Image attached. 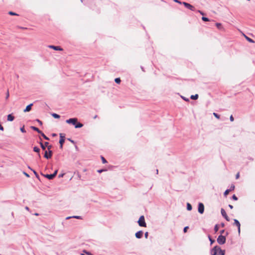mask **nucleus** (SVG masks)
<instances>
[{"label":"nucleus","instance_id":"f257e3e1","mask_svg":"<svg viewBox=\"0 0 255 255\" xmlns=\"http://www.w3.org/2000/svg\"><path fill=\"white\" fill-rule=\"evenodd\" d=\"M66 122L69 124H72L75 126V128H81L83 126V125L80 122H78L77 118H71L66 121Z\"/></svg>","mask_w":255,"mask_h":255},{"label":"nucleus","instance_id":"f03ea898","mask_svg":"<svg viewBox=\"0 0 255 255\" xmlns=\"http://www.w3.org/2000/svg\"><path fill=\"white\" fill-rule=\"evenodd\" d=\"M138 225L140 227H146V224L145 222L144 217L143 216H141L137 222Z\"/></svg>","mask_w":255,"mask_h":255},{"label":"nucleus","instance_id":"7ed1b4c3","mask_svg":"<svg viewBox=\"0 0 255 255\" xmlns=\"http://www.w3.org/2000/svg\"><path fill=\"white\" fill-rule=\"evenodd\" d=\"M226 239L225 236L220 235L217 239L218 243L220 245H223L226 243Z\"/></svg>","mask_w":255,"mask_h":255},{"label":"nucleus","instance_id":"20e7f679","mask_svg":"<svg viewBox=\"0 0 255 255\" xmlns=\"http://www.w3.org/2000/svg\"><path fill=\"white\" fill-rule=\"evenodd\" d=\"M31 128L33 130L37 131L39 134H41V135L43 137V138L46 140H49V138L46 136L41 130H40L37 128L33 126L31 127Z\"/></svg>","mask_w":255,"mask_h":255},{"label":"nucleus","instance_id":"39448f33","mask_svg":"<svg viewBox=\"0 0 255 255\" xmlns=\"http://www.w3.org/2000/svg\"><path fill=\"white\" fill-rule=\"evenodd\" d=\"M52 151L51 150H49V151L47 150L45 151L44 157L46 159H50L52 157Z\"/></svg>","mask_w":255,"mask_h":255},{"label":"nucleus","instance_id":"423d86ee","mask_svg":"<svg viewBox=\"0 0 255 255\" xmlns=\"http://www.w3.org/2000/svg\"><path fill=\"white\" fill-rule=\"evenodd\" d=\"M183 4L186 8L190 9L192 11H194L195 10V7L189 3L183 2Z\"/></svg>","mask_w":255,"mask_h":255},{"label":"nucleus","instance_id":"0eeeda50","mask_svg":"<svg viewBox=\"0 0 255 255\" xmlns=\"http://www.w3.org/2000/svg\"><path fill=\"white\" fill-rule=\"evenodd\" d=\"M198 210L199 213L203 214L204 211V206L203 203H199L198 204Z\"/></svg>","mask_w":255,"mask_h":255},{"label":"nucleus","instance_id":"6e6552de","mask_svg":"<svg viewBox=\"0 0 255 255\" xmlns=\"http://www.w3.org/2000/svg\"><path fill=\"white\" fill-rule=\"evenodd\" d=\"M218 246H215L210 251V254L211 255H218Z\"/></svg>","mask_w":255,"mask_h":255},{"label":"nucleus","instance_id":"1a4fd4ad","mask_svg":"<svg viewBox=\"0 0 255 255\" xmlns=\"http://www.w3.org/2000/svg\"><path fill=\"white\" fill-rule=\"evenodd\" d=\"M60 140H59V143L60 144V148H62L63 147V144L65 141V137L64 136H62V134L61 133L60 134Z\"/></svg>","mask_w":255,"mask_h":255},{"label":"nucleus","instance_id":"9d476101","mask_svg":"<svg viewBox=\"0 0 255 255\" xmlns=\"http://www.w3.org/2000/svg\"><path fill=\"white\" fill-rule=\"evenodd\" d=\"M221 212L222 215L225 218V219L227 221H230V219L228 217V216H227L225 210L224 209L222 208Z\"/></svg>","mask_w":255,"mask_h":255},{"label":"nucleus","instance_id":"9b49d317","mask_svg":"<svg viewBox=\"0 0 255 255\" xmlns=\"http://www.w3.org/2000/svg\"><path fill=\"white\" fill-rule=\"evenodd\" d=\"M218 255H225V250H222L221 248L218 246Z\"/></svg>","mask_w":255,"mask_h":255},{"label":"nucleus","instance_id":"f8f14e48","mask_svg":"<svg viewBox=\"0 0 255 255\" xmlns=\"http://www.w3.org/2000/svg\"><path fill=\"white\" fill-rule=\"evenodd\" d=\"M234 225H236L238 227V232H239V233H240L241 224L238 220L234 219Z\"/></svg>","mask_w":255,"mask_h":255},{"label":"nucleus","instance_id":"ddd939ff","mask_svg":"<svg viewBox=\"0 0 255 255\" xmlns=\"http://www.w3.org/2000/svg\"><path fill=\"white\" fill-rule=\"evenodd\" d=\"M143 232L142 231H139L136 232L135 234V237L137 239H140L142 237Z\"/></svg>","mask_w":255,"mask_h":255},{"label":"nucleus","instance_id":"4468645a","mask_svg":"<svg viewBox=\"0 0 255 255\" xmlns=\"http://www.w3.org/2000/svg\"><path fill=\"white\" fill-rule=\"evenodd\" d=\"M40 146H41V148L43 150L45 151L46 147L47 146V145L49 144V143L48 142H45L44 144H43L42 142H40Z\"/></svg>","mask_w":255,"mask_h":255},{"label":"nucleus","instance_id":"2eb2a0df","mask_svg":"<svg viewBox=\"0 0 255 255\" xmlns=\"http://www.w3.org/2000/svg\"><path fill=\"white\" fill-rule=\"evenodd\" d=\"M49 47L52 48L55 50H62V49L59 46H56L54 45H49Z\"/></svg>","mask_w":255,"mask_h":255},{"label":"nucleus","instance_id":"dca6fc26","mask_svg":"<svg viewBox=\"0 0 255 255\" xmlns=\"http://www.w3.org/2000/svg\"><path fill=\"white\" fill-rule=\"evenodd\" d=\"M44 177L47 178V179L49 180H51L53 179L54 177L53 176V175L52 174H41Z\"/></svg>","mask_w":255,"mask_h":255},{"label":"nucleus","instance_id":"f3484780","mask_svg":"<svg viewBox=\"0 0 255 255\" xmlns=\"http://www.w3.org/2000/svg\"><path fill=\"white\" fill-rule=\"evenodd\" d=\"M32 104H30L26 106V108L24 110V112H27L31 110Z\"/></svg>","mask_w":255,"mask_h":255},{"label":"nucleus","instance_id":"a211bd4d","mask_svg":"<svg viewBox=\"0 0 255 255\" xmlns=\"http://www.w3.org/2000/svg\"><path fill=\"white\" fill-rule=\"evenodd\" d=\"M14 117L12 114H9L7 116V120L8 121L12 122L14 120Z\"/></svg>","mask_w":255,"mask_h":255},{"label":"nucleus","instance_id":"6ab92c4d","mask_svg":"<svg viewBox=\"0 0 255 255\" xmlns=\"http://www.w3.org/2000/svg\"><path fill=\"white\" fill-rule=\"evenodd\" d=\"M75 218V219H82V217L81 216H72V217H67L66 219V220H68L70 218Z\"/></svg>","mask_w":255,"mask_h":255},{"label":"nucleus","instance_id":"aec40b11","mask_svg":"<svg viewBox=\"0 0 255 255\" xmlns=\"http://www.w3.org/2000/svg\"><path fill=\"white\" fill-rule=\"evenodd\" d=\"M245 35V37L246 38V39L250 42L251 43H255V41L254 40H253L252 39H251V38L248 37L247 36Z\"/></svg>","mask_w":255,"mask_h":255},{"label":"nucleus","instance_id":"412c9836","mask_svg":"<svg viewBox=\"0 0 255 255\" xmlns=\"http://www.w3.org/2000/svg\"><path fill=\"white\" fill-rule=\"evenodd\" d=\"M190 98L192 100H197L198 98V95H191Z\"/></svg>","mask_w":255,"mask_h":255},{"label":"nucleus","instance_id":"4be33fe9","mask_svg":"<svg viewBox=\"0 0 255 255\" xmlns=\"http://www.w3.org/2000/svg\"><path fill=\"white\" fill-rule=\"evenodd\" d=\"M192 209V206L190 204V203H187V210L188 211H191Z\"/></svg>","mask_w":255,"mask_h":255},{"label":"nucleus","instance_id":"5701e85b","mask_svg":"<svg viewBox=\"0 0 255 255\" xmlns=\"http://www.w3.org/2000/svg\"><path fill=\"white\" fill-rule=\"evenodd\" d=\"M51 115L53 117H54L55 119H59L60 117L59 115L55 114V113H53L51 114Z\"/></svg>","mask_w":255,"mask_h":255},{"label":"nucleus","instance_id":"b1692460","mask_svg":"<svg viewBox=\"0 0 255 255\" xmlns=\"http://www.w3.org/2000/svg\"><path fill=\"white\" fill-rule=\"evenodd\" d=\"M33 151L39 153L40 151V149L38 147L35 146L33 147Z\"/></svg>","mask_w":255,"mask_h":255},{"label":"nucleus","instance_id":"393cba45","mask_svg":"<svg viewBox=\"0 0 255 255\" xmlns=\"http://www.w3.org/2000/svg\"><path fill=\"white\" fill-rule=\"evenodd\" d=\"M115 81L116 83L120 84L121 81L120 78H117L115 79Z\"/></svg>","mask_w":255,"mask_h":255},{"label":"nucleus","instance_id":"a878e982","mask_svg":"<svg viewBox=\"0 0 255 255\" xmlns=\"http://www.w3.org/2000/svg\"><path fill=\"white\" fill-rule=\"evenodd\" d=\"M202 19L204 21H210V20L208 18H207L206 17H204V16H203L202 17Z\"/></svg>","mask_w":255,"mask_h":255},{"label":"nucleus","instance_id":"bb28decb","mask_svg":"<svg viewBox=\"0 0 255 255\" xmlns=\"http://www.w3.org/2000/svg\"><path fill=\"white\" fill-rule=\"evenodd\" d=\"M230 191H231V190L227 189V190L225 191V192H224V195H225V196H227V195L229 193V192H230Z\"/></svg>","mask_w":255,"mask_h":255},{"label":"nucleus","instance_id":"cd10ccee","mask_svg":"<svg viewBox=\"0 0 255 255\" xmlns=\"http://www.w3.org/2000/svg\"><path fill=\"white\" fill-rule=\"evenodd\" d=\"M219 230V227L218 225H216L214 227V231L215 232H217Z\"/></svg>","mask_w":255,"mask_h":255},{"label":"nucleus","instance_id":"c85d7f7f","mask_svg":"<svg viewBox=\"0 0 255 255\" xmlns=\"http://www.w3.org/2000/svg\"><path fill=\"white\" fill-rule=\"evenodd\" d=\"M181 98L184 100V101H186V102H188L189 101V99L188 98H187L184 96H181Z\"/></svg>","mask_w":255,"mask_h":255},{"label":"nucleus","instance_id":"c756f323","mask_svg":"<svg viewBox=\"0 0 255 255\" xmlns=\"http://www.w3.org/2000/svg\"><path fill=\"white\" fill-rule=\"evenodd\" d=\"M209 238V241H210L211 242V244H212L214 242H215V240H213L210 236H209L208 237Z\"/></svg>","mask_w":255,"mask_h":255},{"label":"nucleus","instance_id":"7c9ffc66","mask_svg":"<svg viewBox=\"0 0 255 255\" xmlns=\"http://www.w3.org/2000/svg\"><path fill=\"white\" fill-rule=\"evenodd\" d=\"M28 168H29V169H30L31 170H32V171H33V173H34V174L35 175V176H36L37 177H38V174L37 173V172H36L35 170H32V169L30 167H28Z\"/></svg>","mask_w":255,"mask_h":255},{"label":"nucleus","instance_id":"2f4dec72","mask_svg":"<svg viewBox=\"0 0 255 255\" xmlns=\"http://www.w3.org/2000/svg\"><path fill=\"white\" fill-rule=\"evenodd\" d=\"M213 115L217 119H219L220 118V115H219L218 114H217V113H213Z\"/></svg>","mask_w":255,"mask_h":255},{"label":"nucleus","instance_id":"473e14b6","mask_svg":"<svg viewBox=\"0 0 255 255\" xmlns=\"http://www.w3.org/2000/svg\"><path fill=\"white\" fill-rule=\"evenodd\" d=\"M102 162L103 163H106L107 162V161L106 160V159L104 157H103V156H102Z\"/></svg>","mask_w":255,"mask_h":255},{"label":"nucleus","instance_id":"72a5a7b5","mask_svg":"<svg viewBox=\"0 0 255 255\" xmlns=\"http://www.w3.org/2000/svg\"><path fill=\"white\" fill-rule=\"evenodd\" d=\"M8 13L10 14V15H17V14L15 13V12H12V11H9L8 12Z\"/></svg>","mask_w":255,"mask_h":255},{"label":"nucleus","instance_id":"f704fd0d","mask_svg":"<svg viewBox=\"0 0 255 255\" xmlns=\"http://www.w3.org/2000/svg\"><path fill=\"white\" fill-rule=\"evenodd\" d=\"M20 131L23 133H25L26 132V130H25L24 127L20 128Z\"/></svg>","mask_w":255,"mask_h":255},{"label":"nucleus","instance_id":"c9c22d12","mask_svg":"<svg viewBox=\"0 0 255 255\" xmlns=\"http://www.w3.org/2000/svg\"><path fill=\"white\" fill-rule=\"evenodd\" d=\"M232 199L234 200H238V198L235 195H233V196H232Z\"/></svg>","mask_w":255,"mask_h":255},{"label":"nucleus","instance_id":"e433bc0d","mask_svg":"<svg viewBox=\"0 0 255 255\" xmlns=\"http://www.w3.org/2000/svg\"><path fill=\"white\" fill-rule=\"evenodd\" d=\"M216 26L218 28H220L221 27V24L220 23H216Z\"/></svg>","mask_w":255,"mask_h":255},{"label":"nucleus","instance_id":"4c0bfd02","mask_svg":"<svg viewBox=\"0 0 255 255\" xmlns=\"http://www.w3.org/2000/svg\"><path fill=\"white\" fill-rule=\"evenodd\" d=\"M47 147L48 151H49V150H51L50 149L52 147V145H49V144H48V145H47Z\"/></svg>","mask_w":255,"mask_h":255},{"label":"nucleus","instance_id":"58836bf2","mask_svg":"<svg viewBox=\"0 0 255 255\" xmlns=\"http://www.w3.org/2000/svg\"><path fill=\"white\" fill-rule=\"evenodd\" d=\"M188 229V226H186V227H184V228L183 229L184 232L186 233L187 232V230Z\"/></svg>","mask_w":255,"mask_h":255},{"label":"nucleus","instance_id":"ea45409f","mask_svg":"<svg viewBox=\"0 0 255 255\" xmlns=\"http://www.w3.org/2000/svg\"><path fill=\"white\" fill-rule=\"evenodd\" d=\"M230 120L231 122H233L234 120V117H233L232 115H231L230 117Z\"/></svg>","mask_w":255,"mask_h":255},{"label":"nucleus","instance_id":"a19ab883","mask_svg":"<svg viewBox=\"0 0 255 255\" xmlns=\"http://www.w3.org/2000/svg\"><path fill=\"white\" fill-rule=\"evenodd\" d=\"M235 189V186L234 185H232L231 186V188L229 190L231 191Z\"/></svg>","mask_w":255,"mask_h":255},{"label":"nucleus","instance_id":"79ce46f5","mask_svg":"<svg viewBox=\"0 0 255 255\" xmlns=\"http://www.w3.org/2000/svg\"><path fill=\"white\" fill-rule=\"evenodd\" d=\"M57 173V170H55L54 172L52 174L53 175L54 177H55Z\"/></svg>","mask_w":255,"mask_h":255},{"label":"nucleus","instance_id":"37998d69","mask_svg":"<svg viewBox=\"0 0 255 255\" xmlns=\"http://www.w3.org/2000/svg\"><path fill=\"white\" fill-rule=\"evenodd\" d=\"M9 96V92H8V91H7V93H6V99L8 98Z\"/></svg>","mask_w":255,"mask_h":255},{"label":"nucleus","instance_id":"c03bdc74","mask_svg":"<svg viewBox=\"0 0 255 255\" xmlns=\"http://www.w3.org/2000/svg\"><path fill=\"white\" fill-rule=\"evenodd\" d=\"M36 121H37V122H38V123H39L40 125H41L42 124V122H41V121H40L39 120L37 119V120H36Z\"/></svg>","mask_w":255,"mask_h":255},{"label":"nucleus","instance_id":"a18cd8bd","mask_svg":"<svg viewBox=\"0 0 255 255\" xmlns=\"http://www.w3.org/2000/svg\"><path fill=\"white\" fill-rule=\"evenodd\" d=\"M239 177H240V174H239V173H238L236 174V179H238V178H239Z\"/></svg>","mask_w":255,"mask_h":255},{"label":"nucleus","instance_id":"49530a36","mask_svg":"<svg viewBox=\"0 0 255 255\" xmlns=\"http://www.w3.org/2000/svg\"><path fill=\"white\" fill-rule=\"evenodd\" d=\"M23 174L27 177H29V175L28 174H27V173L25 172H23Z\"/></svg>","mask_w":255,"mask_h":255},{"label":"nucleus","instance_id":"de8ad7c7","mask_svg":"<svg viewBox=\"0 0 255 255\" xmlns=\"http://www.w3.org/2000/svg\"><path fill=\"white\" fill-rule=\"evenodd\" d=\"M148 235V232H146L144 234L145 238H147Z\"/></svg>","mask_w":255,"mask_h":255},{"label":"nucleus","instance_id":"09e8293b","mask_svg":"<svg viewBox=\"0 0 255 255\" xmlns=\"http://www.w3.org/2000/svg\"><path fill=\"white\" fill-rule=\"evenodd\" d=\"M0 130H2V131L3 130V128L0 124Z\"/></svg>","mask_w":255,"mask_h":255},{"label":"nucleus","instance_id":"8fccbe9b","mask_svg":"<svg viewBox=\"0 0 255 255\" xmlns=\"http://www.w3.org/2000/svg\"><path fill=\"white\" fill-rule=\"evenodd\" d=\"M201 15H203L204 14V13H203V12H202V11L201 10H198V11Z\"/></svg>","mask_w":255,"mask_h":255},{"label":"nucleus","instance_id":"3c124183","mask_svg":"<svg viewBox=\"0 0 255 255\" xmlns=\"http://www.w3.org/2000/svg\"><path fill=\"white\" fill-rule=\"evenodd\" d=\"M224 232H225V230H222L220 231L221 235H222V234H224Z\"/></svg>","mask_w":255,"mask_h":255},{"label":"nucleus","instance_id":"603ef678","mask_svg":"<svg viewBox=\"0 0 255 255\" xmlns=\"http://www.w3.org/2000/svg\"><path fill=\"white\" fill-rule=\"evenodd\" d=\"M103 171H104V170H103V169H100V170H98V172L99 173H102Z\"/></svg>","mask_w":255,"mask_h":255},{"label":"nucleus","instance_id":"864d4df0","mask_svg":"<svg viewBox=\"0 0 255 255\" xmlns=\"http://www.w3.org/2000/svg\"><path fill=\"white\" fill-rule=\"evenodd\" d=\"M64 174H60L59 175V177L60 178V177H62L63 176Z\"/></svg>","mask_w":255,"mask_h":255},{"label":"nucleus","instance_id":"5fc2aeb1","mask_svg":"<svg viewBox=\"0 0 255 255\" xmlns=\"http://www.w3.org/2000/svg\"><path fill=\"white\" fill-rule=\"evenodd\" d=\"M229 207L231 209L233 208V206L231 205H229Z\"/></svg>","mask_w":255,"mask_h":255},{"label":"nucleus","instance_id":"6e6d98bb","mask_svg":"<svg viewBox=\"0 0 255 255\" xmlns=\"http://www.w3.org/2000/svg\"><path fill=\"white\" fill-rule=\"evenodd\" d=\"M174 1H175V2H178V3H181V2L179 0H174Z\"/></svg>","mask_w":255,"mask_h":255},{"label":"nucleus","instance_id":"4d7b16f0","mask_svg":"<svg viewBox=\"0 0 255 255\" xmlns=\"http://www.w3.org/2000/svg\"><path fill=\"white\" fill-rule=\"evenodd\" d=\"M25 209L26 210H27V211H29V208L28 207H27V206H26V207H25Z\"/></svg>","mask_w":255,"mask_h":255},{"label":"nucleus","instance_id":"13d9d810","mask_svg":"<svg viewBox=\"0 0 255 255\" xmlns=\"http://www.w3.org/2000/svg\"><path fill=\"white\" fill-rule=\"evenodd\" d=\"M38 157H39V158H40V157H41V156H40V154L39 152V153H38Z\"/></svg>","mask_w":255,"mask_h":255},{"label":"nucleus","instance_id":"bf43d9fd","mask_svg":"<svg viewBox=\"0 0 255 255\" xmlns=\"http://www.w3.org/2000/svg\"><path fill=\"white\" fill-rule=\"evenodd\" d=\"M86 253H87L88 255H92V254H91L89 253H88V252H87Z\"/></svg>","mask_w":255,"mask_h":255},{"label":"nucleus","instance_id":"052dcab7","mask_svg":"<svg viewBox=\"0 0 255 255\" xmlns=\"http://www.w3.org/2000/svg\"><path fill=\"white\" fill-rule=\"evenodd\" d=\"M69 140L70 141H71L72 142H74V141H73V140H71V139H69Z\"/></svg>","mask_w":255,"mask_h":255},{"label":"nucleus","instance_id":"680f3d73","mask_svg":"<svg viewBox=\"0 0 255 255\" xmlns=\"http://www.w3.org/2000/svg\"><path fill=\"white\" fill-rule=\"evenodd\" d=\"M222 227H224V224H222Z\"/></svg>","mask_w":255,"mask_h":255},{"label":"nucleus","instance_id":"e2e57ef3","mask_svg":"<svg viewBox=\"0 0 255 255\" xmlns=\"http://www.w3.org/2000/svg\"><path fill=\"white\" fill-rule=\"evenodd\" d=\"M226 235H228V232H226Z\"/></svg>","mask_w":255,"mask_h":255},{"label":"nucleus","instance_id":"0e129e2a","mask_svg":"<svg viewBox=\"0 0 255 255\" xmlns=\"http://www.w3.org/2000/svg\"><path fill=\"white\" fill-rule=\"evenodd\" d=\"M81 0V1L82 2H83L84 0Z\"/></svg>","mask_w":255,"mask_h":255},{"label":"nucleus","instance_id":"69168bd1","mask_svg":"<svg viewBox=\"0 0 255 255\" xmlns=\"http://www.w3.org/2000/svg\"><path fill=\"white\" fill-rule=\"evenodd\" d=\"M158 170H156V172H157V173H158Z\"/></svg>","mask_w":255,"mask_h":255},{"label":"nucleus","instance_id":"338daca9","mask_svg":"<svg viewBox=\"0 0 255 255\" xmlns=\"http://www.w3.org/2000/svg\"><path fill=\"white\" fill-rule=\"evenodd\" d=\"M38 214L37 213L35 214V215L37 216Z\"/></svg>","mask_w":255,"mask_h":255},{"label":"nucleus","instance_id":"774afa93","mask_svg":"<svg viewBox=\"0 0 255 255\" xmlns=\"http://www.w3.org/2000/svg\"><path fill=\"white\" fill-rule=\"evenodd\" d=\"M82 255H84V254H82Z\"/></svg>","mask_w":255,"mask_h":255}]
</instances>
